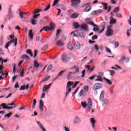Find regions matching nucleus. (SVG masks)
<instances>
[{
  "mask_svg": "<svg viewBox=\"0 0 131 131\" xmlns=\"http://www.w3.org/2000/svg\"><path fill=\"white\" fill-rule=\"evenodd\" d=\"M70 34L71 35L73 34V36L75 37H85V33L83 32H81L80 31L78 30L73 31L70 33Z\"/></svg>",
  "mask_w": 131,
  "mask_h": 131,
  "instance_id": "f257e3e1",
  "label": "nucleus"
},
{
  "mask_svg": "<svg viewBox=\"0 0 131 131\" xmlns=\"http://www.w3.org/2000/svg\"><path fill=\"white\" fill-rule=\"evenodd\" d=\"M129 60L130 59L129 57L123 55L120 59L119 62L120 64H123V62L125 61L126 63H128V62H129Z\"/></svg>",
  "mask_w": 131,
  "mask_h": 131,
  "instance_id": "f03ea898",
  "label": "nucleus"
},
{
  "mask_svg": "<svg viewBox=\"0 0 131 131\" xmlns=\"http://www.w3.org/2000/svg\"><path fill=\"white\" fill-rule=\"evenodd\" d=\"M73 84H74L73 82H71V81L68 82L66 97H67V96H68V94H69V93L71 92V88H69L70 87V85H73Z\"/></svg>",
  "mask_w": 131,
  "mask_h": 131,
  "instance_id": "7ed1b4c3",
  "label": "nucleus"
},
{
  "mask_svg": "<svg viewBox=\"0 0 131 131\" xmlns=\"http://www.w3.org/2000/svg\"><path fill=\"white\" fill-rule=\"evenodd\" d=\"M103 88V85L101 83H96L93 86V90H100V89H102Z\"/></svg>",
  "mask_w": 131,
  "mask_h": 131,
  "instance_id": "20e7f679",
  "label": "nucleus"
},
{
  "mask_svg": "<svg viewBox=\"0 0 131 131\" xmlns=\"http://www.w3.org/2000/svg\"><path fill=\"white\" fill-rule=\"evenodd\" d=\"M86 107H88L89 111H91V110L93 108V102H92V100H91L90 98H89L88 99Z\"/></svg>",
  "mask_w": 131,
  "mask_h": 131,
  "instance_id": "39448f33",
  "label": "nucleus"
},
{
  "mask_svg": "<svg viewBox=\"0 0 131 131\" xmlns=\"http://www.w3.org/2000/svg\"><path fill=\"white\" fill-rule=\"evenodd\" d=\"M114 31L112 29H107L106 32L105 33L106 36H111L113 35Z\"/></svg>",
  "mask_w": 131,
  "mask_h": 131,
  "instance_id": "423d86ee",
  "label": "nucleus"
},
{
  "mask_svg": "<svg viewBox=\"0 0 131 131\" xmlns=\"http://www.w3.org/2000/svg\"><path fill=\"white\" fill-rule=\"evenodd\" d=\"M80 0H71V3L73 7H76L78 4H80Z\"/></svg>",
  "mask_w": 131,
  "mask_h": 131,
  "instance_id": "0eeeda50",
  "label": "nucleus"
},
{
  "mask_svg": "<svg viewBox=\"0 0 131 131\" xmlns=\"http://www.w3.org/2000/svg\"><path fill=\"white\" fill-rule=\"evenodd\" d=\"M80 28L84 31H89V27H88L87 25L85 24H82L81 25Z\"/></svg>",
  "mask_w": 131,
  "mask_h": 131,
  "instance_id": "6e6552de",
  "label": "nucleus"
},
{
  "mask_svg": "<svg viewBox=\"0 0 131 131\" xmlns=\"http://www.w3.org/2000/svg\"><path fill=\"white\" fill-rule=\"evenodd\" d=\"M43 105H45V104H43V101L42 100H40L39 101V108L41 112H43Z\"/></svg>",
  "mask_w": 131,
  "mask_h": 131,
  "instance_id": "1a4fd4ad",
  "label": "nucleus"
},
{
  "mask_svg": "<svg viewBox=\"0 0 131 131\" xmlns=\"http://www.w3.org/2000/svg\"><path fill=\"white\" fill-rule=\"evenodd\" d=\"M104 94H105V91H102L100 93V97H99V100L100 101H104V100L105 99Z\"/></svg>",
  "mask_w": 131,
  "mask_h": 131,
  "instance_id": "9d476101",
  "label": "nucleus"
},
{
  "mask_svg": "<svg viewBox=\"0 0 131 131\" xmlns=\"http://www.w3.org/2000/svg\"><path fill=\"white\" fill-rule=\"evenodd\" d=\"M8 16L9 17V19L11 20L14 17V14H13V12H12V10H11V8H9V11H8Z\"/></svg>",
  "mask_w": 131,
  "mask_h": 131,
  "instance_id": "9b49d317",
  "label": "nucleus"
},
{
  "mask_svg": "<svg viewBox=\"0 0 131 131\" xmlns=\"http://www.w3.org/2000/svg\"><path fill=\"white\" fill-rule=\"evenodd\" d=\"M61 60L62 61V62H64V63H66V62H67V55L66 53H63L62 56H61Z\"/></svg>",
  "mask_w": 131,
  "mask_h": 131,
  "instance_id": "f8f14e48",
  "label": "nucleus"
},
{
  "mask_svg": "<svg viewBox=\"0 0 131 131\" xmlns=\"http://www.w3.org/2000/svg\"><path fill=\"white\" fill-rule=\"evenodd\" d=\"M90 122L92 124L93 128H95V124H96V120L94 118H90Z\"/></svg>",
  "mask_w": 131,
  "mask_h": 131,
  "instance_id": "ddd939ff",
  "label": "nucleus"
},
{
  "mask_svg": "<svg viewBox=\"0 0 131 131\" xmlns=\"http://www.w3.org/2000/svg\"><path fill=\"white\" fill-rule=\"evenodd\" d=\"M102 12H103V10H102L101 9H99L98 10H95V11H92L91 14H92V15H97V14L102 13Z\"/></svg>",
  "mask_w": 131,
  "mask_h": 131,
  "instance_id": "4468645a",
  "label": "nucleus"
},
{
  "mask_svg": "<svg viewBox=\"0 0 131 131\" xmlns=\"http://www.w3.org/2000/svg\"><path fill=\"white\" fill-rule=\"evenodd\" d=\"M81 122V120H80V119L77 116L75 117L74 120V123H75V124L79 123V122Z\"/></svg>",
  "mask_w": 131,
  "mask_h": 131,
  "instance_id": "2eb2a0df",
  "label": "nucleus"
},
{
  "mask_svg": "<svg viewBox=\"0 0 131 131\" xmlns=\"http://www.w3.org/2000/svg\"><path fill=\"white\" fill-rule=\"evenodd\" d=\"M50 27H49V29L50 31L54 30V29H55V24H54V23L52 22L50 24Z\"/></svg>",
  "mask_w": 131,
  "mask_h": 131,
  "instance_id": "dca6fc26",
  "label": "nucleus"
},
{
  "mask_svg": "<svg viewBox=\"0 0 131 131\" xmlns=\"http://www.w3.org/2000/svg\"><path fill=\"white\" fill-rule=\"evenodd\" d=\"M111 68L112 69H115V70H121V67L117 64H115V67H112Z\"/></svg>",
  "mask_w": 131,
  "mask_h": 131,
  "instance_id": "f3484780",
  "label": "nucleus"
},
{
  "mask_svg": "<svg viewBox=\"0 0 131 131\" xmlns=\"http://www.w3.org/2000/svg\"><path fill=\"white\" fill-rule=\"evenodd\" d=\"M29 37L30 39H33V33L32 30H30L29 31Z\"/></svg>",
  "mask_w": 131,
  "mask_h": 131,
  "instance_id": "a211bd4d",
  "label": "nucleus"
},
{
  "mask_svg": "<svg viewBox=\"0 0 131 131\" xmlns=\"http://www.w3.org/2000/svg\"><path fill=\"white\" fill-rule=\"evenodd\" d=\"M71 69H75V73L76 74V73H79V68L76 66H74L73 68H71Z\"/></svg>",
  "mask_w": 131,
  "mask_h": 131,
  "instance_id": "6ab92c4d",
  "label": "nucleus"
},
{
  "mask_svg": "<svg viewBox=\"0 0 131 131\" xmlns=\"http://www.w3.org/2000/svg\"><path fill=\"white\" fill-rule=\"evenodd\" d=\"M68 49L69 50H73V46H72V43H71V41H69L68 43Z\"/></svg>",
  "mask_w": 131,
  "mask_h": 131,
  "instance_id": "aec40b11",
  "label": "nucleus"
},
{
  "mask_svg": "<svg viewBox=\"0 0 131 131\" xmlns=\"http://www.w3.org/2000/svg\"><path fill=\"white\" fill-rule=\"evenodd\" d=\"M56 45L57 46H60L61 47H63V46H64V42H63V41L61 40H59L56 42Z\"/></svg>",
  "mask_w": 131,
  "mask_h": 131,
  "instance_id": "412c9836",
  "label": "nucleus"
},
{
  "mask_svg": "<svg viewBox=\"0 0 131 131\" xmlns=\"http://www.w3.org/2000/svg\"><path fill=\"white\" fill-rule=\"evenodd\" d=\"M79 14L77 13H74L71 15V18H76L78 17Z\"/></svg>",
  "mask_w": 131,
  "mask_h": 131,
  "instance_id": "4be33fe9",
  "label": "nucleus"
},
{
  "mask_svg": "<svg viewBox=\"0 0 131 131\" xmlns=\"http://www.w3.org/2000/svg\"><path fill=\"white\" fill-rule=\"evenodd\" d=\"M11 43H13L14 42V47H16L17 46V38L16 37L15 39H12L10 41Z\"/></svg>",
  "mask_w": 131,
  "mask_h": 131,
  "instance_id": "5701e85b",
  "label": "nucleus"
},
{
  "mask_svg": "<svg viewBox=\"0 0 131 131\" xmlns=\"http://www.w3.org/2000/svg\"><path fill=\"white\" fill-rule=\"evenodd\" d=\"M80 26H81L79 25V24H78V23H74L73 24L74 28H75V29H77V28H79Z\"/></svg>",
  "mask_w": 131,
  "mask_h": 131,
  "instance_id": "b1692460",
  "label": "nucleus"
},
{
  "mask_svg": "<svg viewBox=\"0 0 131 131\" xmlns=\"http://www.w3.org/2000/svg\"><path fill=\"white\" fill-rule=\"evenodd\" d=\"M103 79H104V80H105V81H106L107 84H109L110 85H111V84H112V82H111V81L110 80H109L108 79H107V78L103 77Z\"/></svg>",
  "mask_w": 131,
  "mask_h": 131,
  "instance_id": "393cba45",
  "label": "nucleus"
},
{
  "mask_svg": "<svg viewBox=\"0 0 131 131\" xmlns=\"http://www.w3.org/2000/svg\"><path fill=\"white\" fill-rule=\"evenodd\" d=\"M97 78L95 79V81H101V82H103V79H102V77L101 76H97Z\"/></svg>",
  "mask_w": 131,
  "mask_h": 131,
  "instance_id": "a878e982",
  "label": "nucleus"
},
{
  "mask_svg": "<svg viewBox=\"0 0 131 131\" xmlns=\"http://www.w3.org/2000/svg\"><path fill=\"white\" fill-rule=\"evenodd\" d=\"M116 23V20L114 19L113 17H110V24H115Z\"/></svg>",
  "mask_w": 131,
  "mask_h": 131,
  "instance_id": "bb28decb",
  "label": "nucleus"
},
{
  "mask_svg": "<svg viewBox=\"0 0 131 131\" xmlns=\"http://www.w3.org/2000/svg\"><path fill=\"white\" fill-rule=\"evenodd\" d=\"M27 54H29V55H30L31 57H33V54L32 53V52H31V50L30 49H27L26 50Z\"/></svg>",
  "mask_w": 131,
  "mask_h": 131,
  "instance_id": "cd10ccee",
  "label": "nucleus"
},
{
  "mask_svg": "<svg viewBox=\"0 0 131 131\" xmlns=\"http://www.w3.org/2000/svg\"><path fill=\"white\" fill-rule=\"evenodd\" d=\"M75 48L76 50H79L80 49V44L79 42H77L75 45Z\"/></svg>",
  "mask_w": 131,
  "mask_h": 131,
  "instance_id": "c85d7f7f",
  "label": "nucleus"
},
{
  "mask_svg": "<svg viewBox=\"0 0 131 131\" xmlns=\"http://www.w3.org/2000/svg\"><path fill=\"white\" fill-rule=\"evenodd\" d=\"M101 5H102V6H104V10H107L108 9V7L107 6H108V4L105 3H102Z\"/></svg>",
  "mask_w": 131,
  "mask_h": 131,
  "instance_id": "c756f323",
  "label": "nucleus"
},
{
  "mask_svg": "<svg viewBox=\"0 0 131 131\" xmlns=\"http://www.w3.org/2000/svg\"><path fill=\"white\" fill-rule=\"evenodd\" d=\"M108 71V72H110V75H111V76H114V75L115 74V71L109 70Z\"/></svg>",
  "mask_w": 131,
  "mask_h": 131,
  "instance_id": "7c9ffc66",
  "label": "nucleus"
},
{
  "mask_svg": "<svg viewBox=\"0 0 131 131\" xmlns=\"http://www.w3.org/2000/svg\"><path fill=\"white\" fill-rule=\"evenodd\" d=\"M51 76H48L47 77H45L41 81V82H45L46 81H48L50 79V78Z\"/></svg>",
  "mask_w": 131,
  "mask_h": 131,
  "instance_id": "2f4dec72",
  "label": "nucleus"
},
{
  "mask_svg": "<svg viewBox=\"0 0 131 131\" xmlns=\"http://www.w3.org/2000/svg\"><path fill=\"white\" fill-rule=\"evenodd\" d=\"M34 66L36 68H38V67H39V64L38 63V62H37L36 60H35L34 61Z\"/></svg>",
  "mask_w": 131,
  "mask_h": 131,
  "instance_id": "473e14b6",
  "label": "nucleus"
},
{
  "mask_svg": "<svg viewBox=\"0 0 131 131\" xmlns=\"http://www.w3.org/2000/svg\"><path fill=\"white\" fill-rule=\"evenodd\" d=\"M22 59H26V60H30L29 56L26 54H24L21 56Z\"/></svg>",
  "mask_w": 131,
  "mask_h": 131,
  "instance_id": "72a5a7b5",
  "label": "nucleus"
},
{
  "mask_svg": "<svg viewBox=\"0 0 131 131\" xmlns=\"http://www.w3.org/2000/svg\"><path fill=\"white\" fill-rule=\"evenodd\" d=\"M93 31H95V32H97V31H99L100 29L98 27V26L96 25V26H93Z\"/></svg>",
  "mask_w": 131,
  "mask_h": 131,
  "instance_id": "f704fd0d",
  "label": "nucleus"
},
{
  "mask_svg": "<svg viewBox=\"0 0 131 131\" xmlns=\"http://www.w3.org/2000/svg\"><path fill=\"white\" fill-rule=\"evenodd\" d=\"M12 115H13V113L11 112L5 115V117H8V118H10V117H11V116H12Z\"/></svg>",
  "mask_w": 131,
  "mask_h": 131,
  "instance_id": "c9c22d12",
  "label": "nucleus"
},
{
  "mask_svg": "<svg viewBox=\"0 0 131 131\" xmlns=\"http://www.w3.org/2000/svg\"><path fill=\"white\" fill-rule=\"evenodd\" d=\"M49 89L50 88L47 85H45L43 87L42 91L43 92H47Z\"/></svg>",
  "mask_w": 131,
  "mask_h": 131,
  "instance_id": "e433bc0d",
  "label": "nucleus"
},
{
  "mask_svg": "<svg viewBox=\"0 0 131 131\" xmlns=\"http://www.w3.org/2000/svg\"><path fill=\"white\" fill-rule=\"evenodd\" d=\"M36 22H37L36 19H35L34 18L32 19L31 23L32 25H36Z\"/></svg>",
  "mask_w": 131,
  "mask_h": 131,
  "instance_id": "4c0bfd02",
  "label": "nucleus"
},
{
  "mask_svg": "<svg viewBox=\"0 0 131 131\" xmlns=\"http://www.w3.org/2000/svg\"><path fill=\"white\" fill-rule=\"evenodd\" d=\"M19 11L20 12V13H19V17H20L21 19H23V18H24V13L22 12H21V10H19Z\"/></svg>",
  "mask_w": 131,
  "mask_h": 131,
  "instance_id": "58836bf2",
  "label": "nucleus"
},
{
  "mask_svg": "<svg viewBox=\"0 0 131 131\" xmlns=\"http://www.w3.org/2000/svg\"><path fill=\"white\" fill-rule=\"evenodd\" d=\"M81 105L83 108H86V106H87L86 102H81Z\"/></svg>",
  "mask_w": 131,
  "mask_h": 131,
  "instance_id": "ea45409f",
  "label": "nucleus"
},
{
  "mask_svg": "<svg viewBox=\"0 0 131 131\" xmlns=\"http://www.w3.org/2000/svg\"><path fill=\"white\" fill-rule=\"evenodd\" d=\"M41 11H42V9H36L33 13V14H37V13H39V12H41Z\"/></svg>",
  "mask_w": 131,
  "mask_h": 131,
  "instance_id": "a19ab883",
  "label": "nucleus"
},
{
  "mask_svg": "<svg viewBox=\"0 0 131 131\" xmlns=\"http://www.w3.org/2000/svg\"><path fill=\"white\" fill-rule=\"evenodd\" d=\"M0 106L2 107L4 109H7V107H8V106H7L5 103L1 104Z\"/></svg>",
  "mask_w": 131,
  "mask_h": 131,
  "instance_id": "79ce46f5",
  "label": "nucleus"
},
{
  "mask_svg": "<svg viewBox=\"0 0 131 131\" xmlns=\"http://www.w3.org/2000/svg\"><path fill=\"white\" fill-rule=\"evenodd\" d=\"M4 41V37H0V47L3 46V42Z\"/></svg>",
  "mask_w": 131,
  "mask_h": 131,
  "instance_id": "37998d69",
  "label": "nucleus"
},
{
  "mask_svg": "<svg viewBox=\"0 0 131 131\" xmlns=\"http://www.w3.org/2000/svg\"><path fill=\"white\" fill-rule=\"evenodd\" d=\"M92 40H96V39H98V36L97 35H94L92 37Z\"/></svg>",
  "mask_w": 131,
  "mask_h": 131,
  "instance_id": "c03bdc74",
  "label": "nucleus"
},
{
  "mask_svg": "<svg viewBox=\"0 0 131 131\" xmlns=\"http://www.w3.org/2000/svg\"><path fill=\"white\" fill-rule=\"evenodd\" d=\"M103 105H107L109 103V100L108 99H104L103 100Z\"/></svg>",
  "mask_w": 131,
  "mask_h": 131,
  "instance_id": "a18cd8bd",
  "label": "nucleus"
},
{
  "mask_svg": "<svg viewBox=\"0 0 131 131\" xmlns=\"http://www.w3.org/2000/svg\"><path fill=\"white\" fill-rule=\"evenodd\" d=\"M91 6H88L87 7H86V8L84 10L85 12H90V11H91Z\"/></svg>",
  "mask_w": 131,
  "mask_h": 131,
  "instance_id": "49530a36",
  "label": "nucleus"
},
{
  "mask_svg": "<svg viewBox=\"0 0 131 131\" xmlns=\"http://www.w3.org/2000/svg\"><path fill=\"white\" fill-rule=\"evenodd\" d=\"M80 82L79 81H76L75 82L74 84H73V89H75V88H76L77 84H78V83H80Z\"/></svg>",
  "mask_w": 131,
  "mask_h": 131,
  "instance_id": "de8ad7c7",
  "label": "nucleus"
},
{
  "mask_svg": "<svg viewBox=\"0 0 131 131\" xmlns=\"http://www.w3.org/2000/svg\"><path fill=\"white\" fill-rule=\"evenodd\" d=\"M88 24H89L90 25H92V26H97V25L95 24L93 21H89L88 23Z\"/></svg>",
  "mask_w": 131,
  "mask_h": 131,
  "instance_id": "09e8293b",
  "label": "nucleus"
},
{
  "mask_svg": "<svg viewBox=\"0 0 131 131\" xmlns=\"http://www.w3.org/2000/svg\"><path fill=\"white\" fill-rule=\"evenodd\" d=\"M39 16H40V14H35L33 16V19H37V17H39Z\"/></svg>",
  "mask_w": 131,
  "mask_h": 131,
  "instance_id": "8fccbe9b",
  "label": "nucleus"
},
{
  "mask_svg": "<svg viewBox=\"0 0 131 131\" xmlns=\"http://www.w3.org/2000/svg\"><path fill=\"white\" fill-rule=\"evenodd\" d=\"M58 3H59V0H54L52 6L55 7V6H56Z\"/></svg>",
  "mask_w": 131,
  "mask_h": 131,
  "instance_id": "3c124183",
  "label": "nucleus"
},
{
  "mask_svg": "<svg viewBox=\"0 0 131 131\" xmlns=\"http://www.w3.org/2000/svg\"><path fill=\"white\" fill-rule=\"evenodd\" d=\"M114 12L115 13H118L119 12V7H116L114 10Z\"/></svg>",
  "mask_w": 131,
  "mask_h": 131,
  "instance_id": "603ef678",
  "label": "nucleus"
},
{
  "mask_svg": "<svg viewBox=\"0 0 131 131\" xmlns=\"http://www.w3.org/2000/svg\"><path fill=\"white\" fill-rule=\"evenodd\" d=\"M105 51L106 52H107V53H109L110 54H112V52H111V50H110V49L105 47Z\"/></svg>",
  "mask_w": 131,
  "mask_h": 131,
  "instance_id": "864d4df0",
  "label": "nucleus"
},
{
  "mask_svg": "<svg viewBox=\"0 0 131 131\" xmlns=\"http://www.w3.org/2000/svg\"><path fill=\"white\" fill-rule=\"evenodd\" d=\"M36 104V99H34L33 100V105L32 106L33 109H34Z\"/></svg>",
  "mask_w": 131,
  "mask_h": 131,
  "instance_id": "5fc2aeb1",
  "label": "nucleus"
},
{
  "mask_svg": "<svg viewBox=\"0 0 131 131\" xmlns=\"http://www.w3.org/2000/svg\"><path fill=\"white\" fill-rule=\"evenodd\" d=\"M49 48V46L48 45H45L42 48H41V51H43L45 50H47Z\"/></svg>",
  "mask_w": 131,
  "mask_h": 131,
  "instance_id": "6e6d98bb",
  "label": "nucleus"
},
{
  "mask_svg": "<svg viewBox=\"0 0 131 131\" xmlns=\"http://www.w3.org/2000/svg\"><path fill=\"white\" fill-rule=\"evenodd\" d=\"M84 91H86V93H88L89 92V86H84L83 87Z\"/></svg>",
  "mask_w": 131,
  "mask_h": 131,
  "instance_id": "4d7b16f0",
  "label": "nucleus"
},
{
  "mask_svg": "<svg viewBox=\"0 0 131 131\" xmlns=\"http://www.w3.org/2000/svg\"><path fill=\"white\" fill-rule=\"evenodd\" d=\"M63 72H66V70H63V71H60L58 75H59L60 76H62V75H63Z\"/></svg>",
  "mask_w": 131,
  "mask_h": 131,
  "instance_id": "13d9d810",
  "label": "nucleus"
},
{
  "mask_svg": "<svg viewBox=\"0 0 131 131\" xmlns=\"http://www.w3.org/2000/svg\"><path fill=\"white\" fill-rule=\"evenodd\" d=\"M43 31H48V30H50L49 29V27H45L42 28Z\"/></svg>",
  "mask_w": 131,
  "mask_h": 131,
  "instance_id": "bf43d9fd",
  "label": "nucleus"
},
{
  "mask_svg": "<svg viewBox=\"0 0 131 131\" xmlns=\"http://www.w3.org/2000/svg\"><path fill=\"white\" fill-rule=\"evenodd\" d=\"M83 90H80V92L79 93V97H81L82 95H83Z\"/></svg>",
  "mask_w": 131,
  "mask_h": 131,
  "instance_id": "052dcab7",
  "label": "nucleus"
},
{
  "mask_svg": "<svg viewBox=\"0 0 131 131\" xmlns=\"http://www.w3.org/2000/svg\"><path fill=\"white\" fill-rule=\"evenodd\" d=\"M50 8H51V6L49 5H48V6L44 9V11H48L50 9Z\"/></svg>",
  "mask_w": 131,
  "mask_h": 131,
  "instance_id": "680f3d73",
  "label": "nucleus"
},
{
  "mask_svg": "<svg viewBox=\"0 0 131 131\" xmlns=\"http://www.w3.org/2000/svg\"><path fill=\"white\" fill-rule=\"evenodd\" d=\"M96 75H94L91 77H89V79H90V80H93V79H95V78L96 77Z\"/></svg>",
  "mask_w": 131,
  "mask_h": 131,
  "instance_id": "e2e57ef3",
  "label": "nucleus"
},
{
  "mask_svg": "<svg viewBox=\"0 0 131 131\" xmlns=\"http://www.w3.org/2000/svg\"><path fill=\"white\" fill-rule=\"evenodd\" d=\"M118 47H119V42H115V48L116 49Z\"/></svg>",
  "mask_w": 131,
  "mask_h": 131,
  "instance_id": "0e129e2a",
  "label": "nucleus"
},
{
  "mask_svg": "<svg viewBox=\"0 0 131 131\" xmlns=\"http://www.w3.org/2000/svg\"><path fill=\"white\" fill-rule=\"evenodd\" d=\"M106 22H103L102 23L101 25V27H102V28H104L105 29V26L106 25Z\"/></svg>",
  "mask_w": 131,
  "mask_h": 131,
  "instance_id": "69168bd1",
  "label": "nucleus"
},
{
  "mask_svg": "<svg viewBox=\"0 0 131 131\" xmlns=\"http://www.w3.org/2000/svg\"><path fill=\"white\" fill-rule=\"evenodd\" d=\"M53 69V65L50 64L48 67V70H52Z\"/></svg>",
  "mask_w": 131,
  "mask_h": 131,
  "instance_id": "338daca9",
  "label": "nucleus"
},
{
  "mask_svg": "<svg viewBox=\"0 0 131 131\" xmlns=\"http://www.w3.org/2000/svg\"><path fill=\"white\" fill-rule=\"evenodd\" d=\"M36 56H37V50H35L34 51V58H36Z\"/></svg>",
  "mask_w": 131,
  "mask_h": 131,
  "instance_id": "774afa93",
  "label": "nucleus"
}]
</instances>
